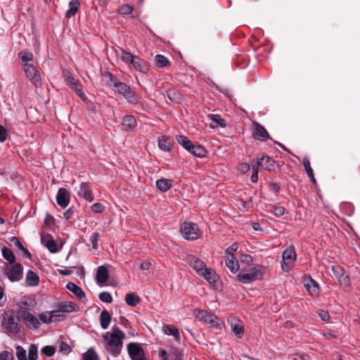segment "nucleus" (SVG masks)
Instances as JSON below:
<instances>
[{"label": "nucleus", "mask_w": 360, "mask_h": 360, "mask_svg": "<svg viewBox=\"0 0 360 360\" xmlns=\"http://www.w3.org/2000/svg\"><path fill=\"white\" fill-rule=\"evenodd\" d=\"M103 339L106 341V349L110 352L111 354L116 357L122 351L123 342L122 340L124 338V333L117 326H113L112 333H105L103 335Z\"/></svg>", "instance_id": "f257e3e1"}, {"label": "nucleus", "mask_w": 360, "mask_h": 360, "mask_svg": "<svg viewBox=\"0 0 360 360\" xmlns=\"http://www.w3.org/2000/svg\"><path fill=\"white\" fill-rule=\"evenodd\" d=\"M266 268L263 265H255L250 268L248 273H240L237 276V281L245 283H251L255 281L263 279Z\"/></svg>", "instance_id": "f03ea898"}, {"label": "nucleus", "mask_w": 360, "mask_h": 360, "mask_svg": "<svg viewBox=\"0 0 360 360\" xmlns=\"http://www.w3.org/2000/svg\"><path fill=\"white\" fill-rule=\"evenodd\" d=\"M196 320L209 323L210 327L217 330H221L223 322L213 313L204 309L196 310L194 313Z\"/></svg>", "instance_id": "7ed1b4c3"}, {"label": "nucleus", "mask_w": 360, "mask_h": 360, "mask_svg": "<svg viewBox=\"0 0 360 360\" xmlns=\"http://www.w3.org/2000/svg\"><path fill=\"white\" fill-rule=\"evenodd\" d=\"M20 319L15 318L12 311H5L3 316L2 326L8 334L17 335L20 332Z\"/></svg>", "instance_id": "20e7f679"}, {"label": "nucleus", "mask_w": 360, "mask_h": 360, "mask_svg": "<svg viewBox=\"0 0 360 360\" xmlns=\"http://www.w3.org/2000/svg\"><path fill=\"white\" fill-rule=\"evenodd\" d=\"M113 90L120 95L131 104H137L140 97L131 89V87L124 82H119L116 84Z\"/></svg>", "instance_id": "39448f33"}, {"label": "nucleus", "mask_w": 360, "mask_h": 360, "mask_svg": "<svg viewBox=\"0 0 360 360\" xmlns=\"http://www.w3.org/2000/svg\"><path fill=\"white\" fill-rule=\"evenodd\" d=\"M180 230L184 237L188 240H197L201 234L198 225L193 222H184Z\"/></svg>", "instance_id": "423d86ee"}, {"label": "nucleus", "mask_w": 360, "mask_h": 360, "mask_svg": "<svg viewBox=\"0 0 360 360\" xmlns=\"http://www.w3.org/2000/svg\"><path fill=\"white\" fill-rule=\"evenodd\" d=\"M127 352L131 360H149L148 356L139 343H129L127 345Z\"/></svg>", "instance_id": "0eeeda50"}, {"label": "nucleus", "mask_w": 360, "mask_h": 360, "mask_svg": "<svg viewBox=\"0 0 360 360\" xmlns=\"http://www.w3.org/2000/svg\"><path fill=\"white\" fill-rule=\"evenodd\" d=\"M257 165L274 173H278L280 171L279 164L269 156L264 155L258 158Z\"/></svg>", "instance_id": "6e6552de"}, {"label": "nucleus", "mask_w": 360, "mask_h": 360, "mask_svg": "<svg viewBox=\"0 0 360 360\" xmlns=\"http://www.w3.org/2000/svg\"><path fill=\"white\" fill-rule=\"evenodd\" d=\"M16 315L20 320L25 322L27 327L32 326L34 329H38L40 327L39 321L25 309L17 310Z\"/></svg>", "instance_id": "1a4fd4ad"}, {"label": "nucleus", "mask_w": 360, "mask_h": 360, "mask_svg": "<svg viewBox=\"0 0 360 360\" xmlns=\"http://www.w3.org/2000/svg\"><path fill=\"white\" fill-rule=\"evenodd\" d=\"M6 274L11 282L19 281L22 278L23 266L20 263H15L13 265L8 266Z\"/></svg>", "instance_id": "9d476101"}, {"label": "nucleus", "mask_w": 360, "mask_h": 360, "mask_svg": "<svg viewBox=\"0 0 360 360\" xmlns=\"http://www.w3.org/2000/svg\"><path fill=\"white\" fill-rule=\"evenodd\" d=\"M252 137L259 141H266L268 139H272L266 129L259 122L254 121L252 122Z\"/></svg>", "instance_id": "9b49d317"}, {"label": "nucleus", "mask_w": 360, "mask_h": 360, "mask_svg": "<svg viewBox=\"0 0 360 360\" xmlns=\"http://www.w3.org/2000/svg\"><path fill=\"white\" fill-rule=\"evenodd\" d=\"M332 270L338 280L340 285L343 288H348L350 285V278L348 274H346L345 269L339 266H333Z\"/></svg>", "instance_id": "f8f14e48"}, {"label": "nucleus", "mask_w": 360, "mask_h": 360, "mask_svg": "<svg viewBox=\"0 0 360 360\" xmlns=\"http://www.w3.org/2000/svg\"><path fill=\"white\" fill-rule=\"evenodd\" d=\"M67 84L72 89L75 90L76 94L84 101L87 100V97L86 96L84 91L83 86L82 84L77 80L75 79L72 76H68L66 78Z\"/></svg>", "instance_id": "ddd939ff"}, {"label": "nucleus", "mask_w": 360, "mask_h": 360, "mask_svg": "<svg viewBox=\"0 0 360 360\" xmlns=\"http://www.w3.org/2000/svg\"><path fill=\"white\" fill-rule=\"evenodd\" d=\"M184 260L196 271L198 275L206 266L203 261L193 255H188Z\"/></svg>", "instance_id": "4468645a"}, {"label": "nucleus", "mask_w": 360, "mask_h": 360, "mask_svg": "<svg viewBox=\"0 0 360 360\" xmlns=\"http://www.w3.org/2000/svg\"><path fill=\"white\" fill-rule=\"evenodd\" d=\"M304 285L311 296H318L320 294V288L318 283L311 276H304Z\"/></svg>", "instance_id": "2eb2a0df"}, {"label": "nucleus", "mask_w": 360, "mask_h": 360, "mask_svg": "<svg viewBox=\"0 0 360 360\" xmlns=\"http://www.w3.org/2000/svg\"><path fill=\"white\" fill-rule=\"evenodd\" d=\"M79 198H83L87 202H92L94 199L93 191L89 182H82L79 185V190L77 192Z\"/></svg>", "instance_id": "dca6fc26"}, {"label": "nucleus", "mask_w": 360, "mask_h": 360, "mask_svg": "<svg viewBox=\"0 0 360 360\" xmlns=\"http://www.w3.org/2000/svg\"><path fill=\"white\" fill-rule=\"evenodd\" d=\"M158 354L162 360H182L183 357L181 350L178 348H173L169 353L161 349Z\"/></svg>", "instance_id": "f3484780"}, {"label": "nucleus", "mask_w": 360, "mask_h": 360, "mask_svg": "<svg viewBox=\"0 0 360 360\" xmlns=\"http://www.w3.org/2000/svg\"><path fill=\"white\" fill-rule=\"evenodd\" d=\"M70 200V193L65 188H60L56 195V202L63 208L66 207Z\"/></svg>", "instance_id": "a211bd4d"}, {"label": "nucleus", "mask_w": 360, "mask_h": 360, "mask_svg": "<svg viewBox=\"0 0 360 360\" xmlns=\"http://www.w3.org/2000/svg\"><path fill=\"white\" fill-rule=\"evenodd\" d=\"M158 144L160 150L169 152L172 150L174 141L170 136L162 135L158 138Z\"/></svg>", "instance_id": "6ab92c4d"}, {"label": "nucleus", "mask_w": 360, "mask_h": 360, "mask_svg": "<svg viewBox=\"0 0 360 360\" xmlns=\"http://www.w3.org/2000/svg\"><path fill=\"white\" fill-rule=\"evenodd\" d=\"M109 278V272L105 266H100L96 271V282L100 286L103 285Z\"/></svg>", "instance_id": "aec40b11"}, {"label": "nucleus", "mask_w": 360, "mask_h": 360, "mask_svg": "<svg viewBox=\"0 0 360 360\" xmlns=\"http://www.w3.org/2000/svg\"><path fill=\"white\" fill-rule=\"evenodd\" d=\"M199 276L203 277L210 284L215 283L219 278L218 275L214 270L206 268V266L200 273Z\"/></svg>", "instance_id": "412c9836"}, {"label": "nucleus", "mask_w": 360, "mask_h": 360, "mask_svg": "<svg viewBox=\"0 0 360 360\" xmlns=\"http://www.w3.org/2000/svg\"><path fill=\"white\" fill-rule=\"evenodd\" d=\"M81 6L80 2L79 0H70L68 2V10L66 11L65 14V17L67 19H70L72 17L75 16V14L78 12Z\"/></svg>", "instance_id": "4be33fe9"}, {"label": "nucleus", "mask_w": 360, "mask_h": 360, "mask_svg": "<svg viewBox=\"0 0 360 360\" xmlns=\"http://www.w3.org/2000/svg\"><path fill=\"white\" fill-rule=\"evenodd\" d=\"M207 118L211 120L210 126L212 129L217 128L219 127H225L226 125V121L222 119L219 115L208 114Z\"/></svg>", "instance_id": "5701e85b"}, {"label": "nucleus", "mask_w": 360, "mask_h": 360, "mask_svg": "<svg viewBox=\"0 0 360 360\" xmlns=\"http://www.w3.org/2000/svg\"><path fill=\"white\" fill-rule=\"evenodd\" d=\"M76 304L70 301L60 302L56 304V309L61 313H70L75 311Z\"/></svg>", "instance_id": "b1692460"}, {"label": "nucleus", "mask_w": 360, "mask_h": 360, "mask_svg": "<svg viewBox=\"0 0 360 360\" xmlns=\"http://www.w3.org/2000/svg\"><path fill=\"white\" fill-rule=\"evenodd\" d=\"M168 98L174 103L180 104L183 101L182 94L176 89L172 88L167 91Z\"/></svg>", "instance_id": "393cba45"}, {"label": "nucleus", "mask_w": 360, "mask_h": 360, "mask_svg": "<svg viewBox=\"0 0 360 360\" xmlns=\"http://www.w3.org/2000/svg\"><path fill=\"white\" fill-rule=\"evenodd\" d=\"M122 126L126 131H132L137 126V122L133 115H125L123 117Z\"/></svg>", "instance_id": "a878e982"}, {"label": "nucleus", "mask_w": 360, "mask_h": 360, "mask_svg": "<svg viewBox=\"0 0 360 360\" xmlns=\"http://www.w3.org/2000/svg\"><path fill=\"white\" fill-rule=\"evenodd\" d=\"M132 66L135 70L137 71H139L142 73H147L148 72V65L147 63L144 60L141 59L139 57L136 56L134 61L131 63Z\"/></svg>", "instance_id": "bb28decb"}, {"label": "nucleus", "mask_w": 360, "mask_h": 360, "mask_svg": "<svg viewBox=\"0 0 360 360\" xmlns=\"http://www.w3.org/2000/svg\"><path fill=\"white\" fill-rule=\"evenodd\" d=\"M296 252L293 245H289L282 254L283 260L289 261L290 264H293L296 260Z\"/></svg>", "instance_id": "cd10ccee"}, {"label": "nucleus", "mask_w": 360, "mask_h": 360, "mask_svg": "<svg viewBox=\"0 0 360 360\" xmlns=\"http://www.w3.org/2000/svg\"><path fill=\"white\" fill-rule=\"evenodd\" d=\"M26 284L28 286H37L39 283V277L32 270H28L26 274Z\"/></svg>", "instance_id": "c85d7f7f"}, {"label": "nucleus", "mask_w": 360, "mask_h": 360, "mask_svg": "<svg viewBox=\"0 0 360 360\" xmlns=\"http://www.w3.org/2000/svg\"><path fill=\"white\" fill-rule=\"evenodd\" d=\"M188 152L195 157L201 158L206 157L207 153L206 149L203 146L195 144H193L192 147L189 150H188Z\"/></svg>", "instance_id": "c756f323"}, {"label": "nucleus", "mask_w": 360, "mask_h": 360, "mask_svg": "<svg viewBox=\"0 0 360 360\" xmlns=\"http://www.w3.org/2000/svg\"><path fill=\"white\" fill-rule=\"evenodd\" d=\"M162 330L165 334L167 335H172L176 341H179L181 339L180 333L177 328L174 327L172 325H164L162 326Z\"/></svg>", "instance_id": "7c9ffc66"}, {"label": "nucleus", "mask_w": 360, "mask_h": 360, "mask_svg": "<svg viewBox=\"0 0 360 360\" xmlns=\"http://www.w3.org/2000/svg\"><path fill=\"white\" fill-rule=\"evenodd\" d=\"M225 264L233 274L236 273L239 269L238 262L236 259L233 255L226 257Z\"/></svg>", "instance_id": "2f4dec72"}, {"label": "nucleus", "mask_w": 360, "mask_h": 360, "mask_svg": "<svg viewBox=\"0 0 360 360\" xmlns=\"http://www.w3.org/2000/svg\"><path fill=\"white\" fill-rule=\"evenodd\" d=\"M171 179L162 178L156 181V187L162 192H166L172 186Z\"/></svg>", "instance_id": "473e14b6"}, {"label": "nucleus", "mask_w": 360, "mask_h": 360, "mask_svg": "<svg viewBox=\"0 0 360 360\" xmlns=\"http://www.w3.org/2000/svg\"><path fill=\"white\" fill-rule=\"evenodd\" d=\"M66 288L73 292L79 299L85 297V292L82 289L72 282H69L66 285Z\"/></svg>", "instance_id": "72a5a7b5"}, {"label": "nucleus", "mask_w": 360, "mask_h": 360, "mask_svg": "<svg viewBox=\"0 0 360 360\" xmlns=\"http://www.w3.org/2000/svg\"><path fill=\"white\" fill-rule=\"evenodd\" d=\"M111 321V316L106 310L102 311L100 314V323L103 329H107Z\"/></svg>", "instance_id": "f704fd0d"}, {"label": "nucleus", "mask_w": 360, "mask_h": 360, "mask_svg": "<svg viewBox=\"0 0 360 360\" xmlns=\"http://www.w3.org/2000/svg\"><path fill=\"white\" fill-rule=\"evenodd\" d=\"M140 301L141 299L136 292L127 293L125 295V302L129 306L135 307Z\"/></svg>", "instance_id": "c9c22d12"}, {"label": "nucleus", "mask_w": 360, "mask_h": 360, "mask_svg": "<svg viewBox=\"0 0 360 360\" xmlns=\"http://www.w3.org/2000/svg\"><path fill=\"white\" fill-rule=\"evenodd\" d=\"M176 141L187 151L190 150V148L193 146V142L188 139V137L184 135H178L176 136Z\"/></svg>", "instance_id": "e433bc0d"}, {"label": "nucleus", "mask_w": 360, "mask_h": 360, "mask_svg": "<svg viewBox=\"0 0 360 360\" xmlns=\"http://www.w3.org/2000/svg\"><path fill=\"white\" fill-rule=\"evenodd\" d=\"M155 65L158 68H165L169 65V60L163 55L158 54L155 58Z\"/></svg>", "instance_id": "4c0bfd02"}, {"label": "nucleus", "mask_w": 360, "mask_h": 360, "mask_svg": "<svg viewBox=\"0 0 360 360\" xmlns=\"http://www.w3.org/2000/svg\"><path fill=\"white\" fill-rule=\"evenodd\" d=\"M2 255L10 264L15 263V257L12 250L7 247H4L1 250Z\"/></svg>", "instance_id": "58836bf2"}, {"label": "nucleus", "mask_w": 360, "mask_h": 360, "mask_svg": "<svg viewBox=\"0 0 360 360\" xmlns=\"http://www.w3.org/2000/svg\"><path fill=\"white\" fill-rule=\"evenodd\" d=\"M82 360H100L94 348L91 347L82 354Z\"/></svg>", "instance_id": "ea45409f"}, {"label": "nucleus", "mask_w": 360, "mask_h": 360, "mask_svg": "<svg viewBox=\"0 0 360 360\" xmlns=\"http://www.w3.org/2000/svg\"><path fill=\"white\" fill-rule=\"evenodd\" d=\"M302 164H303V166H304L308 176H309L311 180L314 183L316 180L314 178L313 169H311V167L310 166V161H309V158H304L303 159Z\"/></svg>", "instance_id": "a19ab883"}, {"label": "nucleus", "mask_w": 360, "mask_h": 360, "mask_svg": "<svg viewBox=\"0 0 360 360\" xmlns=\"http://www.w3.org/2000/svg\"><path fill=\"white\" fill-rule=\"evenodd\" d=\"M24 71L27 77H28L29 79H30L33 75L39 72V71L33 65L29 63L24 64Z\"/></svg>", "instance_id": "79ce46f5"}, {"label": "nucleus", "mask_w": 360, "mask_h": 360, "mask_svg": "<svg viewBox=\"0 0 360 360\" xmlns=\"http://www.w3.org/2000/svg\"><path fill=\"white\" fill-rule=\"evenodd\" d=\"M232 332L238 338H241L244 334V327L240 323L231 324Z\"/></svg>", "instance_id": "37998d69"}, {"label": "nucleus", "mask_w": 360, "mask_h": 360, "mask_svg": "<svg viewBox=\"0 0 360 360\" xmlns=\"http://www.w3.org/2000/svg\"><path fill=\"white\" fill-rule=\"evenodd\" d=\"M38 348L36 345L32 344L28 349V360H37Z\"/></svg>", "instance_id": "c03bdc74"}, {"label": "nucleus", "mask_w": 360, "mask_h": 360, "mask_svg": "<svg viewBox=\"0 0 360 360\" xmlns=\"http://www.w3.org/2000/svg\"><path fill=\"white\" fill-rule=\"evenodd\" d=\"M18 57L23 63H27V62L33 60L34 55L28 51H21L18 53Z\"/></svg>", "instance_id": "a18cd8bd"}, {"label": "nucleus", "mask_w": 360, "mask_h": 360, "mask_svg": "<svg viewBox=\"0 0 360 360\" xmlns=\"http://www.w3.org/2000/svg\"><path fill=\"white\" fill-rule=\"evenodd\" d=\"M40 321L46 324L53 323V316L50 315V311H44L39 315Z\"/></svg>", "instance_id": "49530a36"}, {"label": "nucleus", "mask_w": 360, "mask_h": 360, "mask_svg": "<svg viewBox=\"0 0 360 360\" xmlns=\"http://www.w3.org/2000/svg\"><path fill=\"white\" fill-rule=\"evenodd\" d=\"M50 315L53 316V322L61 321L65 319V315L58 309L50 311Z\"/></svg>", "instance_id": "de8ad7c7"}, {"label": "nucleus", "mask_w": 360, "mask_h": 360, "mask_svg": "<svg viewBox=\"0 0 360 360\" xmlns=\"http://www.w3.org/2000/svg\"><path fill=\"white\" fill-rule=\"evenodd\" d=\"M134 11V6L130 4L122 5L118 10V13L120 15H129Z\"/></svg>", "instance_id": "09e8293b"}, {"label": "nucleus", "mask_w": 360, "mask_h": 360, "mask_svg": "<svg viewBox=\"0 0 360 360\" xmlns=\"http://www.w3.org/2000/svg\"><path fill=\"white\" fill-rule=\"evenodd\" d=\"M46 247L51 253H56L58 251L57 244L53 238H51L47 240L46 243Z\"/></svg>", "instance_id": "8fccbe9b"}, {"label": "nucleus", "mask_w": 360, "mask_h": 360, "mask_svg": "<svg viewBox=\"0 0 360 360\" xmlns=\"http://www.w3.org/2000/svg\"><path fill=\"white\" fill-rule=\"evenodd\" d=\"M41 353L46 356L51 357L53 356L56 352V349L53 346L46 345L41 349Z\"/></svg>", "instance_id": "3c124183"}, {"label": "nucleus", "mask_w": 360, "mask_h": 360, "mask_svg": "<svg viewBox=\"0 0 360 360\" xmlns=\"http://www.w3.org/2000/svg\"><path fill=\"white\" fill-rule=\"evenodd\" d=\"M105 77L106 78H108V81L107 83L108 85L112 86V88H114L116 84L120 82L118 79L110 72H106L105 74Z\"/></svg>", "instance_id": "603ef678"}, {"label": "nucleus", "mask_w": 360, "mask_h": 360, "mask_svg": "<svg viewBox=\"0 0 360 360\" xmlns=\"http://www.w3.org/2000/svg\"><path fill=\"white\" fill-rule=\"evenodd\" d=\"M16 356L18 360H27L26 350L22 346L16 347Z\"/></svg>", "instance_id": "864d4df0"}, {"label": "nucleus", "mask_w": 360, "mask_h": 360, "mask_svg": "<svg viewBox=\"0 0 360 360\" xmlns=\"http://www.w3.org/2000/svg\"><path fill=\"white\" fill-rule=\"evenodd\" d=\"M30 80L31 81V82L32 83V84L36 87V88H39V87H41V85H42V82H41V75L39 74V72L38 73H37L36 75H33L30 79Z\"/></svg>", "instance_id": "5fc2aeb1"}, {"label": "nucleus", "mask_w": 360, "mask_h": 360, "mask_svg": "<svg viewBox=\"0 0 360 360\" xmlns=\"http://www.w3.org/2000/svg\"><path fill=\"white\" fill-rule=\"evenodd\" d=\"M100 235L98 232H94L90 236L89 240L91 243L92 248L94 250L98 249V241L99 240Z\"/></svg>", "instance_id": "6e6d98bb"}, {"label": "nucleus", "mask_w": 360, "mask_h": 360, "mask_svg": "<svg viewBox=\"0 0 360 360\" xmlns=\"http://www.w3.org/2000/svg\"><path fill=\"white\" fill-rule=\"evenodd\" d=\"M136 57V56H134L126 51H122V59L125 63H130L131 64Z\"/></svg>", "instance_id": "4d7b16f0"}, {"label": "nucleus", "mask_w": 360, "mask_h": 360, "mask_svg": "<svg viewBox=\"0 0 360 360\" xmlns=\"http://www.w3.org/2000/svg\"><path fill=\"white\" fill-rule=\"evenodd\" d=\"M285 207L279 205H274L273 210L271 211V212L278 217H282L285 214Z\"/></svg>", "instance_id": "13d9d810"}, {"label": "nucleus", "mask_w": 360, "mask_h": 360, "mask_svg": "<svg viewBox=\"0 0 360 360\" xmlns=\"http://www.w3.org/2000/svg\"><path fill=\"white\" fill-rule=\"evenodd\" d=\"M98 297L103 302L111 303L112 302V297L108 292H101Z\"/></svg>", "instance_id": "bf43d9fd"}, {"label": "nucleus", "mask_w": 360, "mask_h": 360, "mask_svg": "<svg viewBox=\"0 0 360 360\" xmlns=\"http://www.w3.org/2000/svg\"><path fill=\"white\" fill-rule=\"evenodd\" d=\"M76 212V210L72 206L63 212V217L66 220H70L73 218Z\"/></svg>", "instance_id": "052dcab7"}, {"label": "nucleus", "mask_w": 360, "mask_h": 360, "mask_svg": "<svg viewBox=\"0 0 360 360\" xmlns=\"http://www.w3.org/2000/svg\"><path fill=\"white\" fill-rule=\"evenodd\" d=\"M105 206L101 202H96L91 206V210L96 214L103 212Z\"/></svg>", "instance_id": "680f3d73"}, {"label": "nucleus", "mask_w": 360, "mask_h": 360, "mask_svg": "<svg viewBox=\"0 0 360 360\" xmlns=\"http://www.w3.org/2000/svg\"><path fill=\"white\" fill-rule=\"evenodd\" d=\"M59 351L63 354H68L72 349L66 342L62 341L60 344Z\"/></svg>", "instance_id": "e2e57ef3"}, {"label": "nucleus", "mask_w": 360, "mask_h": 360, "mask_svg": "<svg viewBox=\"0 0 360 360\" xmlns=\"http://www.w3.org/2000/svg\"><path fill=\"white\" fill-rule=\"evenodd\" d=\"M8 131L3 126L0 124V142H4L8 138Z\"/></svg>", "instance_id": "0e129e2a"}, {"label": "nucleus", "mask_w": 360, "mask_h": 360, "mask_svg": "<svg viewBox=\"0 0 360 360\" xmlns=\"http://www.w3.org/2000/svg\"><path fill=\"white\" fill-rule=\"evenodd\" d=\"M250 169V166L248 163L246 162H240L238 165V170L243 173L245 174L248 172Z\"/></svg>", "instance_id": "69168bd1"}, {"label": "nucleus", "mask_w": 360, "mask_h": 360, "mask_svg": "<svg viewBox=\"0 0 360 360\" xmlns=\"http://www.w3.org/2000/svg\"><path fill=\"white\" fill-rule=\"evenodd\" d=\"M268 187L270 191L274 192L275 193H278L281 191L280 186L276 183L271 182L269 183Z\"/></svg>", "instance_id": "338daca9"}, {"label": "nucleus", "mask_w": 360, "mask_h": 360, "mask_svg": "<svg viewBox=\"0 0 360 360\" xmlns=\"http://www.w3.org/2000/svg\"><path fill=\"white\" fill-rule=\"evenodd\" d=\"M13 356L12 353L8 351H4L0 354V360H13Z\"/></svg>", "instance_id": "774afa93"}]
</instances>
